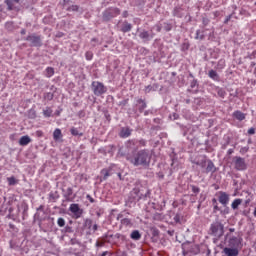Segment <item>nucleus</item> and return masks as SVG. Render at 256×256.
Here are the masks:
<instances>
[{
  "instance_id": "f03ea898",
  "label": "nucleus",
  "mask_w": 256,
  "mask_h": 256,
  "mask_svg": "<svg viewBox=\"0 0 256 256\" xmlns=\"http://www.w3.org/2000/svg\"><path fill=\"white\" fill-rule=\"evenodd\" d=\"M92 89H93L94 95H97L98 97L99 95H103L104 93H107V87H105V85H103V83L101 82H97V81L92 82Z\"/></svg>"
},
{
  "instance_id": "6ab92c4d",
  "label": "nucleus",
  "mask_w": 256,
  "mask_h": 256,
  "mask_svg": "<svg viewBox=\"0 0 256 256\" xmlns=\"http://www.w3.org/2000/svg\"><path fill=\"white\" fill-rule=\"evenodd\" d=\"M53 113V110H51V108H46L44 111H43V114L45 117H51Z\"/></svg>"
},
{
  "instance_id": "4be33fe9",
  "label": "nucleus",
  "mask_w": 256,
  "mask_h": 256,
  "mask_svg": "<svg viewBox=\"0 0 256 256\" xmlns=\"http://www.w3.org/2000/svg\"><path fill=\"white\" fill-rule=\"evenodd\" d=\"M122 225H125L126 227H129V225H131V220L129 218H124L121 221Z\"/></svg>"
},
{
  "instance_id": "b1692460",
  "label": "nucleus",
  "mask_w": 256,
  "mask_h": 256,
  "mask_svg": "<svg viewBox=\"0 0 256 256\" xmlns=\"http://www.w3.org/2000/svg\"><path fill=\"white\" fill-rule=\"evenodd\" d=\"M57 223H58V226H59V227H65V219H63V218H58Z\"/></svg>"
},
{
  "instance_id": "c756f323",
  "label": "nucleus",
  "mask_w": 256,
  "mask_h": 256,
  "mask_svg": "<svg viewBox=\"0 0 256 256\" xmlns=\"http://www.w3.org/2000/svg\"><path fill=\"white\" fill-rule=\"evenodd\" d=\"M218 94H219L221 97H223V96L225 95V92L220 90V91L218 92Z\"/></svg>"
},
{
  "instance_id": "7ed1b4c3",
  "label": "nucleus",
  "mask_w": 256,
  "mask_h": 256,
  "mask_svg": "<svg viewBox=\"0 0 256 256\" xmlns=\"http://www.w3.org/2000/svg\"><path fill=\"white\" fill-rule=\"evenodd\" d=\"M233 162L237 171H245V169H247V163H245V159L241 157H234Z\"/></svg>"
},
{
  "instance_id": "9b49d317",
  "label": "nucleus",
  "mask_w": 256,
  "mask_h": 256,
  "mask_svg": "<svg viewBox=\"0 0 256 256\" xmlns=\"http://www.w3.org/2000/svg\"><path fill=\"white\" fill-rule=\"evenodd\" d=\"M233 117H235V119L238 121H243L245 119V114H243L241 111H236L233 113Z\"/></svg>"
},
{
  "instance_id": "20e7f679",
  "label": "nucleus",
  "mask_w": 256,
  "mask_h": 256,
  "mask_svg": "<svg viewBox=\"0 0 256 256\" xmlns=\"http://www.w3.org/2000/svg\"><path fill=\"white\" fill-rule=\"evenodd\" d=\"M218 201L223 205L224 207H227L229 205V194L225 192H220L218 196Z\"/></svg>"
},
{
  "instance_id": "7c9ffc66",
  "label": "nucleus",
  "mask_w": 256,
  "mask_h": 256,
  "mask_svg": "<svg viewBox=\"0 0 256 256\" xmlns=\"http://www.w3.org/2000/svg\"><path fill=\"white\" fill-rule=\"evenodd\" d=\"M196 39H202V37L199 36V31L196 32Z\"/></svg>"
},
{
  "instance_id": "ddd939ff",
  "label": "nucleus",
  "mask_w": 256,
  "mask_h": 256,
  "mask_svg": "<svg viewBox=\"0 0 256 256\" xmlns=\"http://www.w3.org/2000/svg\"><path fill=\"white\" fill-rule=\"evenodd\" d=\"M55 75V70L52 67H48L45 70V76L46 77H53Z\"/></svg>"
},
{
  "instance_id": "f257e3e1",
  "label": "nucleus",
  "mask_w": 256,
  "mask_h": 256,
  "mask_svg": "<svg viewBox=\"0 0 256 256\" xmlns=\"http://www.w3.org/2000/svg\"><path fill=\"white\" fill-rule=\"evenodd\" d=\"M127 160L131 162L132 165H135V167H139V165H149L151 156L149 155V151L141 150L127 156Z\"/></svg>"
},
{
  "instance_id": "cd10ccee",
  "label": "nucleus",
  "mask_w": 256,
  "mask_h": 256,
  "mask_svg": "<svg viewBox=\"0 0 256 256\" xmlns=\"http://www.w3.org/2000/svg\"><path fill=\"white\" fill-rule=\"evenodd\" d=\"M45 99H53V94H52V93H48V94L45 96Z\"/></svg>"
},
{
  "instance_id": "473e14b6",
  "label": "nucleus",
  "mask_w": 256,
  "mask_h": 256,
  "mask_svg": "<svg viewBox=\"0 0 256 256\" xmlns=\"http://www.w3.org/2000/svg\"><path fill=\"white\" fill-rule=\"evenodd\" d=\"M228 153H229V154L233 153V150H231V149H230V150H228Z\"/></svg>"
},
{
  "instance_id": "0eeeda50",
  "label": "nucleus",
  "mask_w": 256,
  "mask_h": 256,
  "mask_svg": "<svg viewBox=\"0 0 256 256\" xmlns=\"http://www.w3.org/2000/svg\"><path fill=\"white\" fill-rule=\"evenodd\" d=\"M69 209L73 215L81 217V208H79V204H71Z\"/></svg>"
},
{
  "instance_id": "c9c22d12",
  "label": "nucleus",
  "mask_w": 256,
  "mask_h": 256,
  "mask_svg": "<svg viewBox=\"0 0 256 256\" xmlns=\"http://www.w3.org/2000/svg\"><path fill=\"white\" fill-rule=\"evenodd\" d=\"M116 12L119 13V11L116 9Z\"/></svg>"
},
{
  "instance_id": "f3484780",
  "label": "nucleus",
  "mask_w": 256,
  "mask_h": 256,
  "mask_svg": "<svg viewBox=\"0 0 256 256\" xmlns=\"http://www.w3.org/2000/svg\"><path fill=\"white\" fill-rule=\"evenodd\" d=\"M13 3H19V0H6V5L8 6V9H13Z\"/></svg>"
},
{
  "instance_id": "5701e85b",
  "label": "nucleus",
  "mask_w": 256,
  "mask_h": 256,
  "mask_svg": "<svg viewBox=\"0 0 256 256\" xmlns=\"http://www.w3.org/2000/svg\"><path fill=\"white\" fill-rule=\"evenodd\" d=\"M141 39H149V33L147 31H143L140 33Z\"/></svg>"
},
{
  "instance_id": "6e6552de",
  "label": "nucleus",
  "mask_w": 256,
  "mask_h": 256,
  "mask_svg": "<svg viewBox=\"0 0 256 256\" xmlns=\"http://www.w3.org/2000/svg\"><path fill=\"white\" fill-rule=\"evenodd\" d=\"M29 143H31V137H29L28 135L22 136L19 140V145H21L22 147L29 145Z\"/></svg>"
},
{
  "instance_id": "393cba45",
  "label": "nucleus",
  "mask_w": 256,
  "mask_h": 256,
  "mask_svg": "<svg viewBox=\"0 0 256 256\" xmlns=\"http://www.w3.org/2000/svg\"><path fill=\"white\" fill-rule=\"evenodd\" d=\"M70 132H71V135H74V136L79 135V130L75 127L71 128Z\"/></svg>"
},
{
  "instance_id": "2eb2a0df",
  "label": "nucleus",
  "mask_w": 256,
  "mask_h": 256,
  "mask_svg": "<svg viewBox=\"0 0 256 256\" xmlns=\"http://www.w3.org/2000/svg\"><path fill=\"white\" fill-rule=\"evenodd\" d=\"M206 171H207V173H211V172L215 171V164H213V162H208Z\"/></svg>"
},
{
  "instance_id": "dca6fc26",
  "label": "nucleus",
  "mask_w": 256,
  "mask_h": 256,
  "mask_svg": "<svg viewBox=\"0 0 256 256\" xmlns=\"http://www.w3.org/2000/svg\"><path fill=\"white\" fill-rule=\"evenodd\" d=\"M209 77L211 79H214V81H217V79H219V76L217 75V72L215 70L209 71Z\"/></svg>"
},
{
  "instance_id": "c85d7f7f",
  "label": "nucleus",
  "mask_w": 256,
  "mask_h": 256,
  "mask_svg": "<svg viewBox=\"0 0 256 256\" xmlns=\"http://www.w3.org/2000/svg\"><path fill=\"white\" fill-rule=\"evenodd\" d=\"M36 135H37V137H43V132L42 131H37Z\"/></svg>"
},
{
  "instance_id": "72a5a7b5",
  "label": "nucleus",
  "mask_w": 256,
  "mask_h": 256,
  "mask_svg": "<svg viewBox=\"0 0 256 256\" xmlns=\"http://www.w3.org/2000/svg\"><path fill=\"white\" fill-rule=\"evenodd\" d=\"M73 9H77V6H74V8Z\"/></svg>"
},
{
  "instance_id": "4468645a",
  "label": "nucleus",
  "mask_w": 256,
  "mask_h": 256,
  "mask_svg": "<svg viewBox=\"0 0 256 256\" xmlns=\"http://www.w3.org/2000/svg\"><path fill=\"white\" fill-rule=\"evenodd\" d=\"M131 239H134V241H139V239H141V234L139 233V231H133L131 233Z\"/></svg>"
},
{
  "instance_id": "a211bd4d",
  "label": "nucleus",
  "mask_w": 256,
  "mask_h": 256,
  "mask_svg": "<svg viewBox=\"0 0 256 256\" xmlns=\"http://www.w3.org/2000/svg\"><path fill=\"white\" fill-rule=\"evenodd\" d=\"M131 30V24H129V23H124V25H123V27H122V31L124 32V33H127V32H129Z\"/></svg>"
},
{
  "instance_id": "412c9836",
  "label": "nucleus",
  "mask_w": 256,
  "mask_h": 256,
  "mask_svg": "<svg viewBox=\"0 0 256 256\" xmlns=\"http://www.w3.org/2000/svg\"><path fill=\"white\" fill-rule=\"evenodd\" d=\"M8 184L9 185H16L17 180L15 179V177H9L7 178Z\"/></svg>"
},
{
  "instance_id": "2f4dec72",
  "label": "nucleus",
  "mask_w": 256,
  "mask_h": 256,
  "mask_svg": "<svg viewBox=\"0 0 256 256\" xmlns=\"http://www.w3.org/2000/svg\"><path fill=\"white\" fill-rule=\"evenodd\" d=\"M94 231H97V225L93 226Z\"/></svg>"
},
{
  "instance_id": "e433bc0d",
  "label": "nucleus",
  "mask_w": 256,
  "mask_h": 256,
  "mask_svg": "<svg viewBox=\"0 0 256 256\" xmlns=\"http://www.w3.org/2000/svg\"><path fill=\"white\" fill-rule=\"evenodd\" d=\"M0 179H1V176H0Z\"/></svg>"
},
{
  "instance_id": "aec40b11",
  "label": "nucleus",
  "mask_w": 256,
  "mask_h": 256,
  "mask_svg": "<svg viewBox=\"0 0 256 256\" xmlns=\"http://www.w3.org/2000/svg\"><path fill=\"white\" fill-rule=\"evenodd\" d=\"M102 175L104 176V179H107V177H109L111 175V172L107 169H103L101 171Z\"/></svg>"
},
{
  "instance_id": "f704fd0d",
  "label": "nucleus",
  "mask_w": 256,
  "mask_h": 256,
  "mask_svg": "<svg viewBox=\"0 0 256 256\" xmlns=\"http://www.w3.org/2000/svg\"><path fill=\"white\" fill-rule=\"evenodd\" d=\"M230 231H235V229H230Z\"/></svg>"
},
{
  "instance_id": "f8f14e48",
  "label": "nucleus",
  "mask_w": 256,
  "mask_h": 256,
  "mask_svg": "<svg viewBox=\"0 0 256 256\" xmlns=\"http://www.w3.org/2000/svg\"><path fill=\"white\" fill-rule=\"evenodd\" d=\"M243 203V200L242 199H239V198H237V199H235L233 202H232V204H231V207H232V209H238L239 208V205H241Z\"/></svg>"
},
{
  "instance_id": "a878e982",
  "label": "nucleus",
  "mask_w": 256,
  "mask_h": 256,
  "mask_svg": "<svg viewBox=\"0 0 256 256\" xmlns=\"http://www.w3.org/2000/svg\"><path fill=\"white\" fill-rule=\"evenodd\" d=\"M86 59H87V61H91L93 59V53L86 52Z\"/></svg>"
},
{
  "instance_id": "423d86ee",
  "label": "nucleus",
  "mask_w": 256,
  "mask_h": 256,
  "mask_svg": "<svg viewBox=\"0 0 256 256\" xmlns=\"http://www.w3.org/2000/svg\"><path fill=\"white\" fill-rule=\"evenodd\" d=\"M223 253L226 256H238L239 255V249L229 246V247H225L223 249Z\"/></svg>"
},
{
  "instance_id": "39448f33",
  "label": "nucleus",
  "mask_w": 256,
  "mask_h": 256,
  "mask_svg": "<svg viewBox=\"0 0 256 256\" xmlns=\"http://www.w3.org/2000/svg\"><path fill=\"white\" fill-rule=\"evenodd\" d=\"M242 239L237 237L230 238L228 245L234 249H239L241 247Z\"/></svg>"
},
{
  "instance_id": "1a4fd4ad",
  "label": "nucleus",
  "mask_w": 256,
  "mask_h": 256,
  "mask_svg": "<svg viewBox=\"0 0 256 256\" xmlns=\"http://www.w3.org/2000/svg\"><path fill=\"white\" fill-rule=\"evenodd\" d=\"M63 137V134L61 133V129L56 128L53 132V139L54 141H59Z\"/></svg>"
},
{
  "instance_id": "9d476101",
  "label": "nucleus",
  "mask_w": 256,
  "mask_h": 256,
  "mask_svg": "<svg viewBox=\"0 0 256 256\" xmlns=\"http://www.w3.org/2000/svg\"><path fill=\"white\" fill-rule=\"evenodd\" d=\"M131 135V129L129 128H122L120 131V137H123L124 139L129 137Z\"/></svg>"
},
{
  "instance_id": "bb28decb",
  "label": "nucleus",
  "mask_w": 256,
  "mask_h": 256,
  "mask_svg": "<svg viewBox=\"0 0 256 256\" xmlns=\"http://www.w3.org/2000/svg\"><path fill=\"white\" fill-rule=\"evenodd\" d=\"M248 135H255V128H250L248 130Z\"/></svg>"
}]
</instances>
